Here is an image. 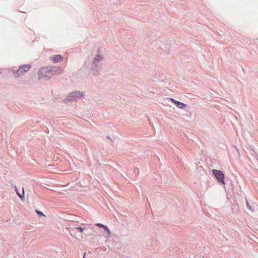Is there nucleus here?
<instances>
[{
  "instance_id": "obj_1",
  "label": "nucleus",
  "mask_w": 258,
  "mask_h": 258,
  "mask_svg": "<svg viewBox=\"0 0 258 258\" xmlns=\"http://www.w3.org/2000/svg\"><path fill=\"white\" fill-rule=\"evenodd\" d=\"M31 65L30 64L21 65L19 67V68L18 70H13V74L15 75V77H19L21 75H24L25 73L28 72L31 68Z\"/></svg>"
},
{
  "instance_id": "obj_2",
  "label": "nucleus",
  "mask_w": 258,
  "mask_h": 258,
  "mask_svg": "<svg viewBox=\"0 0 258 258\" xmlns=\"http://www.w3.org/2000/svg\"><path fill=\"white\" fill-rule=\"evenodd\" d=\"M213 175L215 177L216 179L218 181V182L223 184L225 185L226 183L225 182V174L223 172L217 169H212L211 171Z\"/></svg>"
},
{
  "instance_id": "obj_3",
  "label": "nucleus",
  "mask_w": 258,
  "mask_h": 258,
  "mask_svg": "<svg viewBox=\"0 0 258 258\" xmlns=\"http://www.w3.org/2000/svg\"><path fill=\"white\" fill-rule=\"evenodd\" d=\"M83 97V93L80 91H75L69 93L66 99V102L70 103L73 100L80 99Z\"/></svg>"
},
{
  "instance_id": "obj_4",
  "label": "nucleus",
  "mask_w": 258,
  "mask_h": 258,
  "mask_svg": "<svg viewBox=\"0 0 258 258\" xmlns=\"http://www.w3.org/2000/svg\"><path fill=\"white\" fill-rule=\"evenodd\" d=\"M103 58V56L101 54H96L94 58V60L92 62V65L94 66L93 68V72L95 70L96 72H98L100 69V60Z\"/></svg>"
},
{
  "instance_id": "obj_5",
  "label": "nucleus",
  "mask_w": 258,
  "mask_h": 258,
  "mask_svg": "<svg viewBox=\"0 0 258 258\" xmlns=\"http://www.w3.org/2000/svg\"><path fill=\"white\" fill-rule=\"evenodd\" d=\"M170 101L174 104V105H175L177 107L186 110V108L187 107V105L186 104H184L181 102H180L179 101H177L174 98H170Z\"/></svg>"
},
{
  "instance_id": "obj_6",
  "label": "nucleus",
  "mask_w": 258,
  "mask_h": 258,
  "mask_svg": "<svg viewBox=\"0 0 258 258\" xmlns=\"http://www.w3.org/2000/svg\"><path fill=\"white\" fill-rule=\"evenodd\" d=\"M49 72V66L47 67H43V68H41L39 69L38 71V75L39 76V78H45L46 75V74Z\"/></svg>"
},
{
  "instance_id": "obj_7",
  "label": "nucleus",
  "mask_w": 258,
  "mask_h": 258,
  "mask_svg": "<svg viewBox=\"0 0 258 258\" xmlns=\"http://www.w3.org/2000/svg\"><path fill=\"white\" fill-rule=\"evenodd\" d=\"M62 59V56L60 54L54 55L51 57V60L55 63L61 61Z\"/></svg>"
},
{
  "instance_id": "obj_8",
  "label": "nucleus",
  "mask_w": 258,
  "mask_h": 258,
  "mask_svg": "<svg viewBox=\"0 0 258 258\" xmlns=\"http://www.w3.org/2000/svg\"><path fill=\"white\" fill-rule=\"evenodd\" d=\"M224 189L227 194V198L229 200L232 196L233 189L230 188H227L226 186L224 187Z\"/></svg>"
},
{
  "instance_id": "obj_9",
  "label": "nucleus",
  "mask_w": 258,
  "mask_h": 258,
  "mask_svg": "<svg viewBox=\"0 0 258 258\" xmlns=\"http://www.w3.org/2000/svg\"><path fill=\"white\" fill-rule=\"evenodd\" d=\"M49 72L51 73V74H52V75L56 74L57 73H59V72H58V68L56 67L49 66Z\"/></svg>"
},
{
  "instance_id": "obj_10",
  "label": "nucleus",
  "mask_w": 258,
  "mask_h": 258,
  "mask_svg": "<svg viewBox=\"0 0 258 258\" xmlns=\"http://www.w3.org/2000/svg\"><path fill=\"white\" fill-rule=\"evenodd\" d=\"M17 195L18 196V197L22 200V201H24V199H25V195H24V189H23L22 190V194H21L19 192V191L18 190V189L17 188V187H15V189Z\"/></svg>"
},
{
  "instance_id": "obj_11",
  "label": "nucleus",
  "mask_w": 258,
  "mask_h": 258,
  "mask_svg": "<svg viewBox=\"0 0 258 258\" xmlns=\"http://www.w3.org/2000/svg\"><path fill=\"white\" fill-rule=\"evenodd\" d=\"M76 228L78 230L79 232L84 234H86V235L87 234L86 233L84 232V231H85L86 232L88 230V229H86L85 227H82L81 226H78V227H76Z\"/></svg>"
},
{
  "instance_id": "obj_12",
  "label": "nucleus",
  "mask_w": 258,
  "mask_h": 258,
  "mask_svg": "<svg viewBox=\"0 0 258 258\" xmlns=\"http://www.w3.org/2000/svg\"><path fill=\"white\" fill-rule=\"evenodd\" d=\"M35 213H37V214L39 217H46L45 215L42 212H41L37 209L35 210Z\"/></svg>"
},
{
  "instance_id": "obj_13",
  "label": "nucleus",
  "mask_w": 258,
  "mask_h": 258,
  "mask_svg": "<svg viewBox=\"0 0 258 258\" xmlns=\"http://www.w3.org/2000/svg\"><path fill=\"white\" fill-rule=\"evenodd\" d=\"M104 231L105 232H106L108 234V236H110V234H111V232H110V229H109V228L106 226L105 225L103 228Z\"/></svg>"
},
{
  "instance_id": "obj_14",
  "label": "nucleus",
  "mask_w": 258,
  "mask_h": 258,
  "mask_svg": "<svg viewBox=\"0 0 258 258\" xmlns=\"http://www.w3.org/2000/svg\"><path fill=\"white\" fill-rule=\"evenodd\" d=\"M246 206L247 208V209H248L249 210L251 211H253V209H252L251 206L250 205L249 202L247 201H246Z\"/></svg>"
},
{
  "instance_id": "obj_15",
  "label": "nucleus",
  "mask_w": 258,
  "mask_h": 258,
  "mask_svg": "<svg viewBox=\"0 0 258 258\" xmlns=\"http://www.w3.org/2000/svg\"><path fill=\"white\" fill-rule=\"evenodd\" d=\"M52 76V74H51V73L50 72H48L46 74V75L44 78L49 79Z\"/></svg>"
},
{
  "instance_id": "obj_16",
  "label": "nucleus",
  "mask_w": 258,
  "mask_h": 258,
  "mask_svg": "<svg viewBox=\"0 0 258 258\" xmlns=\"http://www.w3.org/2000/svg\"><path fill=\"white\" fill-rule=\"evenodd\" d=\"M95 225L98 227H100V228L101 227L102 228L105 226V225H104V224H101V223H99L95 224Z\"/></svg>"
},
{
  "instance_id": "obj_17",
  "label": "nucleus",
  "mask_w": 258,
  "mask_h": 258,
  "mask_svg": "<svg viewBox=\"0 0 258 258\" xmlns=\"http://www.w3.org/2000/svg\"><path fill=\"white\" fill-rule=\"evenodd\" d=\"M134 173L136 174H139V170L138 168L137 167H134Z\"/></svg>"
},
{
  "instance_id": "obj_18",
  "label": "nucleus",
  "mask_w": 258,
  "mask_h": 258,
  "mask_svg": "<svg viewBox=\"0 0 258 258\" xmlns=\"http://www.w3.org/2000/svg\"><path fill=\"white\" fill-rule=\"evenodd\" d=\"M166 52L167 54H170V50L169 49H168L167 50H166Z\"/></svg>"
},
{
  "instance_id": "obj_19",
  "label": "nucleus",
  "mask_w": 258,
  "mask_h": 258,
  "mask_svg": "<svg viewBox=\"0 0 258 258\" xmlns=\"http://www.w3.org/2000/svg\"><path fill=\"white\" fill-rule=\"evenodd\" d=\"M106 138H107L108 140H111L110 137H109V136H106Z\"/></svg>"
},
{
  "instance_id": "obj_20",
  "label": "nucleus",
  "mask_w": 258,
  "mask_h": 258,
  "mask_svg": "<svg viewBox=\"0 0 258 258\" xmlns=\"http://www.w3.org/2000/svg\"><path fill=\"white\" fill-rule=\"evenodd\" d=\"M85 253L84 254V257L83 258H85Z\"/></svg>"
},
{
  "instance_id": "obj_21",
  "label": "nucleus",
  "mask_w": 258,
  "mask_h": 258,
  "mask_svg": "<svg viewBox=\"0 0 258 258\" xmlns=\"http://www.w3.org/2000/svg\"><path fill=\"white\" fill-rule=\"evenodd\" d=\"M1 73V72L0 71V74Z\"/></svg>"
}]
</instances>
